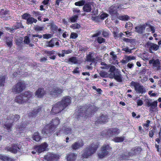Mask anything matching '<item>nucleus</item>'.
<instances>
[{
	"mask_svg": "<svg viewBox=\"0 0 161 161\" xmlns=\"http://www.w3.org/2000/svg\"><path fill=\"white\" fill-rule=\"evenodd\" d=\"M78 37V34L75 32H72L71 33L70 38V39H75Z\"/></svg>",
	"mask_w": 161,
	"mask_h": 161,
	"instance_id": "obj_51",
	"label": "nucleus"
},
{
	"mask_svg": "<svg viewBox=\"0 0 161 161\" xmlns=\"http://www.w3.org/2000/svg\"><path fill=\"white\" fill-rule=\"evenodd\" d=\"M112 147L109 144H104L101 148L100 151L98 153V155L99 158H102L107 156L109 151L112 150Z\"/></svg>",
	"mask_w": 161,
	"mask_h": 161,
	"instance_id": "obj_6",
	"label": "nucleus"
},
{
	"mask_svg": "<svg viewBox=\"0 0 161 161\" xmlns=\"http://www.w3.org/2000/svg\"><path fill=\"white\" fill-rule=\"evenodd\" d=\"M108 14L106 13H103L100 16V18L102 19H104L105 18L108 16Z\"/></svg>",
	"mask_w": 161,
	"mask_h": 161,
	"instance_id": "obj_58",
	"label": "nucleus"
},
{
	"mask_svg": "<svg viewBox=\"0 0 161 161\" xmlns=\"http://www.w3.org/2000/svg\"><path fill=\"white\" fill-rule=\"evenodd\" d=\"M97 40V42L99 44L104 43L105 42V39L101 37H98Z\"/></svg>",
	"mask_w": 161,
	"mask_h": 161,
	"instance_id": "obj_50",
	"label": "nucleus"
},
{
	"mask_svg": "<svg viewBox=\"0 0 161 161\" xmlns=\"http://www.w3.org/2000/svg\"><path fill=\"white\" fill-rule=\"evenodd\" d=\"M8 12V11L4 10L3 9H2L0 11V17L1 18L5 17Z\"/></svg>",
	"mask_w": 161,
	"mask_h": 161,
	"instance_id": "obj_43",
	"label": "nucleus"
},
{
	"mask_svg": "<svg viewBox=\"0 0 161 161\" xmlns=\"http://www.w3.org/2000/svg\"><path fill=\"white\" fill-rule=\"evenodd\" d=\"M86 1L85 0H82L76 2L75 3V5L76 6H81L84 5Z\"/></svg>",
	"mask_w": 161,
	"mask_h": 161,
	"instance_id": "obj_44",
	"label": "nucleus"
},
{
	"mask_svg": "<svg viewBox=\"0 0 161 161\" xmlns=\"http://www.w3.org/2000/svg\"><path fill=\"white\" fill-rule=\"evenodd\" d=\"M20 118V116L19 115L15 114L14 115L13 114H10L7 117V119L12 120L13 122L12 123H13L14 122L17 121Z\"/></svg>",
	"mask_w": 161,
	"mask_h": 161,
	"instance_id": "obj_25",
	"label": "nucleus"
},
{
	"mask_svg": "<svg viewBox=\"0 0 161 161\" xmlns=\"http://www.w3.org/2000/svg\"><path fill=\"white\" fill-rule=\"evenodd\" d=\"M125 139V137L124 136L119 137L117 136L114 138L112 141L115 142H123Z\"/></svg>",
	"mask_w": 161,
	"mask_h": 161,
	"instance_id": "obj_36",
	"label": "nucleus"
},
{
	"mask_svg": "<svg viewBox=\"0 0 161 161\" xmlns=\"http://www.w3.org/2000/svg\"><path fill=\"white\" fill-rule=\"evenodd\" d=\"M145 25H148L147 23H146L145 25H143L140 26H136L135 29L136 31L139 33H142L144 30H145L146 26Z\"/></svg>",
	"mask_w": 161,
	"mask_h": 161,
	"instance_id": "obj_26",
	"label": "nucleus"
},
{
	"mask_svg": "<svg viewBox=\"0 0 161 161\" xmlns=\"http://www.w3.org/2000/svg\"><path fill=\"white\" fill-rule=\"evenodd\" d=\"M108 121V115L106 114H102L97 118V120L95 122V124L97 125L98 124H105Z\"/></svg>",
	"mask_w": 161,
	"mask_h": 161,
	"instance_id": "obj_11",
	"label": "nucleus"
},
{
	"mask_svg": "<svg viewBox=\"0 0 161 161\" xmlns=\"http://www.w3.org/2000/svg\"><path fill=\"white\" fill-rule=\"evenodd\" d=\"M13 125V123L6 122L3 125V127L6 129L8 132H10L12 130V127Z\"/></svg>",
	"mask_w": 161,
	"mask_h": 161,
	"instance_id": "obj_35",
	"label": "nucleus"
},
{
	"mask_svg": "<svg viewBox=\"0 0 161 161\" xmlns=\"http://www.w3.org/2000/svg\"><path fill=\"white\" fill-rule=\"evenodd\" d=\"M60 121L58 117L53 119L49 123L47 124L42 130V133L45 137L51 135L55 131Z\"/></svg>",
	"mask_w": 161,
	"mask_h": 161,
	"instance_id": "obj_2",
	"label": "nucleus"
},
{
	"mask_svg": "<svg viewBox=\"0 0 161 161\" xmlns=\"http://www.w3.org/2000/svg\"><path fill=\"white\" fill-rule=\"evenodd\" d=\"M136 92L139 93L143 94L146 92L145 89L143 86L139 83L135 89Z\"/></svg>",
	"mask_w": 161,
	"mask_h": 161,
	"instance_id": "obj_24",
	"label": "nucleus"
},
{
	"mask_svg": "<svg viewBox=\"0 0 161 161\" xmlns=\"http://www.w3.org/2000/svg\"><path fill=\"white\" fill-rule=\"evenodd\" d=\"M32 96V93L30 91H25L20 95L17 96L15 98V102L19 104H22L28 101Z\"/></svg>",
	"mask_w": 161,
	"mask_h": 161,
	"instance_id": "obj_4",
	"label": "nucleus"
},
{
	"mask_svg": "<svg viewBox=\"0 0 161 161\" xmlns=\"http://www.w3.org/2000/svg\"><path fill=\"white\" fill-rule=\"evenodd\" d=\"M44 27L43 26H40L38 25H36L34 27L33 29L36 32H40L42 31H43L44 29Z\"/></svg>",
	"mask_w": 161,
	"mask_h": 161,
	"instance_id": "obj_40",
	"label": "nucleus"
},
{
	"mask_svg": "<svg viewBox=\"0 0 161 161\" xmlns=\"http://www.w3.org/2000/svg\"><path fill=\"white\" fill-rule=\"evenodd\" d=\"M30 41L29 36H26L24 37V42L26 44H29L30 43Z\"/></svg>",
	"mask_w": 161,
	"mask_h": 161,
	"instance_id": "obj_53",
	"label": "nucleus"
},
{
	"mask_svg": "<svg viewBox=\"0 0 161 161\" xmlns=\"http://www.w3.org/2000/svg\"><path fill=\"white\" fill-rule=\"evenodd\" d=\"M32 139L36 142L40 141L42 139V137L38 132H35L32 136Z\"/></svg>",
	"mask_w": 161,
	"mask_h": 161,
	"instance_id": "obj_31",
	"label": "nucleus"
},
{
	"mask_svg": "<svg viewBox=\"0 0 161 161\" xmlns=\"http://www.w3.org/2000/svg\"><path fill=\"white\" fill-rule=\"evenodd\" d=\"M93 53L90 52L88 55L86 56V61L92 63H94L96 61V59L95 58H93Z\"/></svg>",
	"mask_w": 161,
	"mask_h": 161,
	"instance_id": "obj_27",
	"label": "nucleus"
},
{
	"mask_svg": "<svg viewBox=\"0 0 161 161\" xmlns=\"http://www.w3.org/2000/svg\"><path fill=\"white\" fill-rule=\"evenodd\" d=\"M29 122H24L22 123L21 125H18L17 127V129L18 131H19V132L21 133L23 132V131L25 129L26 126L28 124H29Z\"/></svg>",
	"mask_w": 161,
	"mask_h": 161,
	"instance_id": "obj_30",
	"label": "nucleus"
},
{
	"mask_svg": "<svg viewBox=\"0 0 161 161\" xmlns=\"http://www.w3.org/2000/svg\"><path fill=\"white\" fill-rule=\"evenodd\" d=\"M48 146L46 142H44L40 145L35 147V149L37 152L40 153L47 150V148Z\"/></svg>",
	"mask_w": 161,
	"mask_h": 161,
	"instance_id": "obj_16",
	"label": "nucleus"
},
{
	"mask_svg": "<svg viewBox=\"0 0 161 161\" xmlns=\"http://www.w3.org/2000/svg\"><path fill=\"white\" fill-rule=\"evenodd\" d=\"M52 35L50 34H46L43 35V36L44 39H48L52 37Z\"/></svg>",
	"mask_w": 161,
	"mask_h": 161,
	"instance_id": "obj_57",
	"label": "nucleus"
},
{
	"mask_svg": "<svg viewBox=\"0 0 161 161\" xmlns=\"http://www.w3.org/2000/svg\"><path fill=\"white\" fill-rule=\"evenodd\" d=\"M45 161H58L59 159V155L53 153H47L44 156Z\"/></svg>",
	"mask_w": 161,
	"mask_h": 161,
	"instance_id": "obj_9",
	"label": "nucleus"
},
{
	"mask_svg": "<svg viewBox=\"0 0 161 161\" xmlns=\"http://www.w3.org/2000/svg\"><path fill=\"white\" fill-rule=\"evenodd\" d=\"M77 155L74 153H70L66 155V158L67 161H75Z\"/></svg>",
	"mask_w": 161,
	"mask_h": 161,
	"instance_id": "obj_22",
	"label": "nucleus"
},
{
	"mask_svg": "<svg viewBox=\"0 0 161 161\" xmlns=\"http://www.w3.org/2000/svg\"><path fill=\"white\" fill-rule=\"evenodd\" d=\"M47 94L46 92L43 88H39L36 91L35 96L39 98H42Z\"/></svg>",
	"mask_w": 161,
	"mask_h": 161,
	"instance_id": "obj_15",
	"label": "nucleus"
},
{
	"mask_svg": "<svg viewBox=\"0 0 161 161\" xmlns=\"http://www.w3.org/2000/svg\"><path fill=\"white\" fill-rule=\"evenodd\" d=\"M149 63L150 64H152L153 67L157 70H158L160 69V62L158 59L155 60L152 58L149 61Z\"/></svg>",
	"mask_w": 161,
	"mask_h": 161,
	"instance_id": "obj_20",
	"label": "nucleus"
},
{
	"mask_svg": "<svg viewBox=\"0 0 161 161\" xmlns=\"http://www.w3.org/2000/svg\"><path fill=\"white\" fill-rule=\"evenodd\" d=\"M6 43L9 48H11L13 45L12 38L10 37H6Z\"/></svg>",
	"mask_w": 161,
	"mask_h": 161,
	"instance_id": "obj_37",
	"label": "nucleus"
},
{
	"mask_svg": "<svg viewBox=\"0 0 161 161\" xmlns=\"http://www.w3.org/2000/svg\"><path fill=\"white\" fill-rule=\"evenodd\" d=\"M37 21V19L33 17H29L26 20V24L28 25L31 24L33 23H36Z\"/></svg>",
	"mask_w": 161,
	"mask_h": 161,
	"instance_id": "obj_39",
	"label": "nucleus"
},
{
	"mask_svg": "<svg viewBox=\"0 0 161 161\" xmlns=\"http://www.w3.org/2000/svg\"><path fill=\"white\" fill-rule=\"evenodd\" d=\"M133 24L130 22L127 23L125 26V27L128 29H130L132 27Z\"/></svg>",
	"mask_w": 161,
	"mask_h": 161,
	"instance_id": "obj_52",
	"label": "nucleus"
},
{
	"mask_svg": "<svg viewBox=\"0 0 161 161\" xmlns=\"http://www.w3.org/2000/svg\"><path fill=\"white\" fill-rule=\"evenodd\" d=\"M119 7L118 6L112 5L108 8V12L111 15V19L115 20L117 19V18L119 14L118 12V9Z\"/></svg>",
	"mask_w": 161,
	"mask_h": 161,
	"instance_id": "obj_8",
	"label": "nucleus"
},
{
	"mask_svg": "<svg viewBox=\"0 0 161 161\" xmlns=\"http://www.w3.org/2000/svg\"><path fill=\"white\" fill-rule=\"evenodd\" d=\"M150 122H151L149 120H147L146 123L142 125L143 126L144 128H145V127L148 128L149 126V124L150 123Z\"/></svg>",
	"mask_w": 161,
	"mask_h": 161,
	"instance_id": "obj_60",
	"label": "nucleus"
},
{
	"mask_svg": "<svg viewBox=\"0 0 161 161\" xmlns=\"http://www.w3.org/2000/svg\"><path fill=\"white\" fill-rule=\"evenodd\" d=\"M122 39L123 41L126 42H130L131 44L134 43L135 42L134 40L133 39H130L125 37H123Z\"/></svg>",
	"mask_w": 161,
	"mask_h": 161,
	"instance_id": "obj_48",
	"label": "nucleus"
},
{
	"mask_svg": "<svg viewBox=\"0 0 161 161\" xmlns=\"http://www.w3.org/2000/svg\"><path fill=\"white\" fill-rule=\"evenodd\" d=\"M58 102L54 104L52 107L51 111V113L52 114H56L61 112L64 109L59 104Z\"/></svg>",
	"mask_w": 161,
	"mask_h": 161,
	"instance_id": "obj_12",
	"label": "nucleus"
},
{
	"mask_svg": "<svg viewBox=\"0 0 161 161\" xmlns=\"http://www.w3.org/2000/svg\"><path fill=\"white\" fill-rule=\"evenodd\" d=\"M32 14L34 16L37 17L40 15V13L38 11H33Z\"/></svg>",
	"mask_w": 161,
	"mask_h": 161,
	"instance_id": "obj_62",
	"label": "nucleus"
},
{
	"mask_svg": "<svg viewBox=\"0 0 161 161\" xmlns=\"http://www.w3.org/2000/svg\"><path fill=\"white\" fill-rule=\"evenodd\" d=\"M159 47L158 45L154 43H151L149 48V52L150 53H153L152 50L155 51H157Z\"/></svg>",
	"mask_w": 161,
	"mask_h": 161,
	"instance_id": "obj_34",
	"label": "nucleus"
},
{
	"mask_svg": "<svg viewBox=\"0 0 161 161\" xmlns=\"http://www.w3.org/2000/svg\"><path fill=\"white\" fill-rule=\"evenodd\" d=\"M142 150V149L141 147H135L131 149V152H130V154H131L132 157L134 155H136L140 154Z\"/></svg>",
	"mask_w": 161,
	"mask_h": 161,
	"instance_id": "obj_23",
	"label": "nucleus"
},
{
	"mask_svg": "<svg viewBox=\"0 0 161 161\" xmlns=\"http://www.w3.org/2000/svg\"><path fill=\"white\" fill-rule=\"evenodd\" d=\"M130 153V152H128L127 151L124 152L121 154L119 155L118 159L120 160L130 159V157H132Z\"/></svg>",
	"mask_w": 161,
	"mask_h": 161,
	"instance_id": "obj_18",
	"label": "nucleus"
},
{
	"mask_svg": "<svg viewBox=\"0 0 161 161\" xmlns=\"http://www.w3.org/2000/svg\"><path fill=\"white\" fill-rule=\"evenodd\" d=\"M63 92V90L58 87H53L51 91H50L49 94L52 97H57L61 94Z\"/></svg>",
	"mask_w": 161,
	"mask_h": 161,
	"instance_id": "obj_10",
	"label": "nucleus"
},
{
	"mask_svg": "<svg viewBox=\"0 0 161 161\" xmlns=\"http://www.w3.org/2000/svg\"><path fill=\"white\" fill-rule=\"evenodd\" d=\"M26 88L25 83L22 81L18 82L13 86L12 90L16 93H19L22 92Z\"/></svg>",
	"mask_w": 161,
	"mask_h": 161,
	"instance_id": "obj_7",
	"label": "nucleus"
},
{
	"mask_svg": "<svg viewBox=\"0 0 161 161\" xmlns=\"http://www.w3.org/2000/svg\"><path fill=\"white\" fill-rule=\"evenodd\" d=\"M54 46V40L52 39L50 41L47 42V46L48 47H53Z\"/></svg>",
	"mask_w": 161,
	"mask_h": 161,
	"instance_id": "obj_49",
	"label": "nucleus"
},
{
	"mask_svg": "<svg viewBox=\"0 0 161 161\" xmlns=\"http://www.w3.org/2000/svg\"><path fill=\"white\" fill-rule=\"evenodd\" d=\"M7 150L11 153L15 154L20 150V147L18 143H13L11 144V147H7Z\"/></svg>",
	"mask_w": 161,
	"mask_h": 161,
	"instance_id": "obj_14",
	"label": "nucleus"
},
{
	"mask_svg": "<svg viewBox=\"0 0 161 161\" xmlns=\"http://www.w3.org/2000/svg\"><path fill=\"white\" fill-rule=\"evenodd\" d=\"M114 78L118 82H121L122 81L121 75L118 71H116L115 73L113 74Z\"/></svg>",
	"mask_w": 161,
	"mask_h": 161,
	"instance_id": "obj_29",
	"label": "nucleus"
},
{
	"mask_svg": "<svg viewBox=\"0 0 161 161\" xmlns=\"http://www.w3.org/2000/svg\"><path fill=\"white\" fill-rule=\"evenodd\" d=\"M98 109L94 105L90 104L85 105L84 106H80L78 107L75 112L74 115L79 120L81 117H84L87 119L88 117L91 116L93 114L96 112Z\"/></svg>",
	"mask_w": 161,
	"mask_h": 161,
	"instance_id": "obj_1",
	"label": "nucleus"
},
{
	"mask_svg": "<svg viewBox=\"0 0 161 161\" xmlns=\"http://www.w3.org/2000/svg\"><path fill=\"white\" fill-rule=\"evenodd\" d=\"M91 19L93 21L96 22H99L100 19V18L99 16H92V17Z\"/></svg>",
	"mask_w": 161,
	"mask_h": 161,
	"instance_id": "obj_56",
	"label": "nucleus"
},
{
	"mask_svg": "<svg viewBox=\"0 0 161 161\" xmlns=\"http://www.w3.org/2000/svg\"><path fill=\"white\" fill-rule=\"evenodd\" d=\"M79 67H76L72 71V73L74 74L79 73L80 72V70H79Z\"/></svg>",
	"mask_w": 161,
	"mask_h": 161,
	"instance_id": "obj_59",
	"label": "nucleus"
},
{
	"mask_svg": "<svg viewBox=\"0 0 161 161\" xmlns=\"http://www.w3.org/2000/svg\"><path fill=\"white\" fill-rule=\"evenodd\" d=\"M120 132V130L118 128H111L103 130L101 133V135L103 137L108 138L118 135Z\"/></svg>",
	"mask_w": 161,
	"mask_h": 161,
	"instance_id": "obj_5",
	"label": "nucleus"
},
{
	"mask_svg": "<svg viewBox=\"0 0 161 161\" xmlns=\"http://www.w3.org/2000/svg\"><path fill=\"white\" fill-rule=\"evenodd\" d=\"M84 144V141L81 139L73 144L71 146V147L73 150H76L82 147Z\"/></svg>",
	"mask_w": 161,
	"mask_h": 161,
	"instance_id": "obj_17",
	"label": "nucleus"
},
{
	"mask_svg": "<svg viewBox=\"0 0 161 161\" xmlns=\"http://www.w3.org/2000/svg\"><path fill=\"white\" fill-rule=\"evenodd\" d=\"M126 60L127 62H129V61L132 60H135L136 59L134 56H127L126 57Z\"/></svg>",
	"mask_w": 161,
	"mask_h": 161,
	"instance_id": "obj_63",
	"label": "nucleus"
},
{
	"mask_svg": "<svg viewBox=\"0 0 161 161\" xmlns=\"http://www.w3.org/2000/svg\"><path fill=\"white\" fill-rule=\"evenodd\" d=\"M79 15V14H77L72 16L69 19V21L72 23L76 22L78 19Z\"/></svg>",
	"mask_w": 161,
	"mask_h": 161,
	"instance_id": "obj_42",
	"label": "nucleus"
},
{
	"mask_svg": "<svg viewBox=\"0 0 161 161\" xmlns=\"http://www.w3.org/2000/svg\"><path fill=\"white\" fill-rule=\"evenodd\" d=\"M102 35L103 37H108L109 36V33L105 31H103L102 32Z\"/></svg>",
	"mask_w": 161,
	"mask_h": 161,
	"instance_id": "obj_61",
	"label": "nucleus"
},
{
	"mask_svg": "<svg viewBox=\"0 0 161 161\" xmlns=\"http://www.w3.org/2000/svg\"><path fill=\"white\" fill-rule=\"evenodd\" d=\"M42 109V107L39 106L33 109L31 112L28 113V116L30 117H36L41 111Z\"/></svg>",
	"mask_w": 161,
	"mask_h": 161,
	"instance_id": "obj_21",
	"label": "nucleus"
},
{
	"mask_svg": "<svg viewBox=\"0 0 161 161\" xmlns=\"http://www.w3.org/2000/svg\"><path fill=\"white\" fill-rule=\"evenodd\" d=\"M0 160L2 161H15L14 159L8 156L0 154Z\"/></svg>",
	"mask_w": 161,
	"mask_h": 161,
	"instance_id": "obj_32",
	"label": "nucleus"
},
{
	"mask_svg": "<svg viewBox=\"0 0 161 161\" xmlns=\"http://www.w3.org/2000/svg\"><path fill=\"white\" fill-rule=\"evenodd\" d=\"M81 27L80 25L78 23L73 24L70 25V27L73 29H79Z\"/></svg>",
	"mask_w": 161,
	"mask_h": 161,
	"instance_id": "obj_47",
	"label": "nucleus"
},
{
	"mask_svg": "<svg viewBox=\"0 0 161 161\" xmlns=\"http://www.w3.org/2000/svg\"><path fill=\"white\" fill-rule=\"evenodd\" d=\"M129 18V17L127 15H119V14L118 17L117 18V19L122 21H127L128 20Z\"/></svg>",
	"mask_w": 161,
	"mask_h": 161,
	"instance_id": "obj_38",
	"label": "nucleus"
},
{
	"mask_svg": "<svg viewBox=\"0 0 161 161\" xmlns=\"http://www.w3.org/2000/svg\"><path fill=\"white\" fill-rule=\"evenodd\" d=\"M31 15L30 14L28 13H25L23 14L22 15V18L25 20H27V19L28 18V17L30 16Z\"/></svg>",
	"mask_w": 161,
	"mask_h": 161,
	"instance_id": "obj_54",
	"label": "nucleus"
},
{
	"mask_svg": "<svg viewBox=\"0 0 161 161\" xmlns=\"http://www.w3.org/2000/svg\"><path fill=\"white\" fill-rule=\"evenodd\" d=\"M70 97L68 96L64 97L62 100L59 102V104L64 109L66 108L71 103Z\"/></svg>",
	"mask_w": 161,
	"mask_h": 161,
	"instance_id": "obj_13",
	"label": "nucleus"
},
{
	"mask_svg": "<svg viewBox=\"0 0 161 161\" xmlns=\"http://www.w3.org/2000/svg\"><path fill=\"white\" fill-rule=\"evenodd\" d=\"M63 129H62V128L58 130L55 133L56 135L57 136H60L61 135L64 133V132L63 131Z\"/></svg>",
	"mask_w": 161,
	"mask_h": 161,
	"instance_id": "obj_55",
	"label": "nucleus"
},
{
	"mask_svg": "<svg viewBox=\"0 0 161 161\" xmlns=\"http://www.w3.org/2000/svg\"><path fill=\"white\" fill-rule=\"evenodd\" d=\"M62 129H63L64 133L66 134H68L72 131V129L69 127H67L64 126Z\"/></svg>",
	"mask_w": 161,
	"mask_h": 161,
	"instance_id": "obj_41",
	"label": "nucleus"
},
{
	"mask_svg": "<svg viewBox=\"0 0 161 161\" xmlns=\"http://www.w3.org/2000/svg\"><path fill=\"white\" fill-rule=\"evenodd\" d=\"M5 80V75L0 76V86H4Z\"/></svg>",
	"mask_w": 161,
	"mask_h": 161,
	"instance_id": "obj_46",
	"label": "nucleus"
},
{
	"mask_svg": "<svg viewBox=\"0 0 161 161\" xmlns=\"http://www.w3.org/2000/svg\"><path fill=\"white\" fill-rule=\"evenodd\" d=\"M99 144L92 143L86 147L84 150L82 156L84 158H87L91 156L97 150Z\"/></svg>",
	"mask_w": 161,
	"mask_h": 161,
	"instance_id": "obj_3",
	"label": "nucleus"
},
{
	"mask_svg": "<svg viewBox=\"0 0 161 161\" xmlns=\"http://www.w3.org/2000/svg\"><path fill=\"white\" fill-rule=\"evenodd\" d=\"M115 67L114 66L112 65L110 67L109 69V71L111 72L112 73L114 74V73H115L114 71L115 70Z\"/></svg>",
	"mask_w": 161,
	"mask_h": 161,
	"instance_id": "obj_64",
	"label": "nucleus"
},
{
	"mask_svg": "<svg viewBox=\"0 0 161 161\" xmlns=\"http://www.w3.org/2000/svg\"><path fill=\"white\" fill-rule=\"evenodd\" d=\"M147 104L148 107H150L149 110L150 111L153 112L155 111L156 109L157 108L158 102L157 101H155L152 103L149 101L147 102Z\"/></svg>",
	"mask_w": 161,
	"mask_h": 161,
	"instance_id": "obj_19",
	"label": "nucleus"
},
{
	"mask_svg": "<svg viewBox=\"0 0 161 161\" xmlns=\"http://www.w3.org/2000/svg\"><path fill=\"white\" fill-rule=\"evenodd\" d=\"M50 26V29L52 31H56L58 29V26L53 23H52Z\"/></svg>",
	"mask_w": 161,
	"mask_h": 161,
	"instance_id": "obj_45",
	"label": "nucleus"
},
{
	"mask_svg": "<svg viewBox=\"0 0 161 161\" xmlns=\"http://www.w3.org/2000/svg\"><path fill=\"white\" fill-rule=\"evenodd\" d=\"M83 9L85 12H90L92 10L91 4L89 3L85 4L83 7Z\"/></svg>",
	"mask_w": 161,
	"mask_h": 161,
	"instance_id": "obj_33",
	"label": "nucleus"
},
{
	"mask_svg": "<svg viewBox=\"0 0 161 161\" xmlns=\"http://www.w3.org/2000/svg\"><path fill=\"white\" fill-rule=\"evenodd\" d=\"M65 61L69 64H70L71 63L72 64H75L78 63V60L76 57H72L69 58L68 59H65Z\"/></svg>",
	"mask_w": 161,
	"mask_h": 161,
	"instance_id": "obj_28",
	"label": "nucleus"
}]
</instances>
